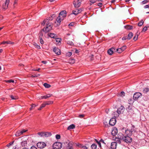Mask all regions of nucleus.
<instances>
[{
  "label": "nucleus",
  "instance_id": "7",
  "mask_svg": "<svg viewBox=\"0 0 149 149\" xmlns=\"http://www.w3.org/2000/svg\"><path fill=\"white\" fill-rule=\"evenodd\" d=\"M141 95V94L139 92L135 93L133 95V99L134 100H136Z\"/></svg>",
  "mask_w": 149,
  "mask_h": 149
},
{
  "label": "nucleus",
  "instance_id": "56",
  "mask_svg": "<svg viewBox=\"0 0 149 149\" xmlns=\"http://www.w3.org/2000/svg\"><path fill=\"white\" fill-rule=\"evenodd\" d=\"M34 45H35V46L38 49H40V46L38 45L37 44H35Z\"/></svg>",
  "mask_w": 149,
  "mask_h": 149
},
{
  "label": "nucleus",
  "instance_id": "58",
  "mask_svg": "<svg viewBox=\"0 0 149 149\" xmlns=\"http://www.w3.org/2000/svg\"><path fill=\"white\" fill-rule=\"evenodd\" d=\"M10 43H9L8 41H3L2 42L1 44H8Z\"/></svg>",
  "mask_w": 149,
  "mask_h": 149
},
{
  "label": "nucleus",
  "instance_id": "31",
  "mask_svg": "<svg viewBox=\"0 0 149 149\" xmlns=\"http://www.w3.org/2000/svg\"><path fill=\"white\" fill-rule=\"evenodd\" d=\"M44 86L46 88H49L51 87V85L49 84H48L46 83H45L44 84Z\"/></svg>",
  "mask_w": 149,
  "mask_h": 149
},
{
  "label": "nucleus",
  "instance_id": "49",
  "mask_svg": "<svg viewBox=\"0 0 149 149\" xmlns=\"http://www.w3.org/2000/svg\"><path fill=\"white\" fill-rule=\"evenodd\" d=\"M14 141L11 142H10V143H8L7 145V146L8 147H9L11 146L13 143Z\"/></svg>",
  "mask_w": 149,
  "mask_h": 149
},
{
  "label": "nucleus",
  "instance_id": "45",
  "mask_svg": "<svg viewBox=\"0 0 149 149\" xmlns=\"http://www.w3.org/2000/svg\"><path fill=\"white\" fill-rule=\"evenodd\" d=\"M132 109V107L130 106H129L127 107V110L128 111H130Z\"/></svg>",
  "mask_w": 149,
  "mask_h": 149
},
{
  "label": "nucleus",
  "instance_id": "60",
  "mask_svg": "<svg viewBox=\"0 0 149 149\" xmlns=\"http://www.w3.org/2000/svg\"><path fill=\"white\" fill-rule=\"evenodd\" d=\"M10 2V0H6L5 3L6 5H7L8 6L9 3Z\"/></svg>",
  "mask_w": 149,
  "mask_h": 149
},
{
  "label": "nucleus",
  "instance_id": "13",
  "mask_svg": "<svg viewBox=\"0 0 149 149\" xmlns=\"http://www.w3.org/2000/svg\"><path fill=\"white\" fill-rule=\"evenodd\" d=\"M53 51L57 55H59L61 54L60 50L58 48L55 47L53 48Z\"/></svg>",
  "mask_w": 149,
  "mask_h": 149
},
{
  "label": "nucleus",
  "instance_id": "34",
  "mask_svg": "<svg viewBox=\"0 0 149 149\" xmlns=\"http://www.w3.org/2000/svg\"><path fill=\"white\" fill-rule=\"evenodd\" d=\"M67 43L70 45H74L73 43L71 41H67L66 42Z\"/></svg>",
  "mask_w": 149,
  "mask_h": 149
},
{
  "label": "nucleus",
  "instance_id": "43",
  "mask_svg": "<svg viewBox=\"0 0 149 149\" xmlns=\"http://www.w3.org/2000/svg\"><path fill=\"white\" fill-rule=\"evenodd\" d=\"M118 138L116 139V141L117 143H121V140H122V139H121L120 138H119V137L118 136Z\"/></svg>",
  "mask_w": 149,
  "mask_h": 149
},
{
  "label": "nucleus",
  "instance_id": "33",
  "mask_svg": "<svg viewBox=\"0 0 149 149\" xmlns=\"http://www.w3.org/2000/svg\"><path fill=\"white\" fill-rule=\"evenodd\" d=\"M97 1V0L95 1V0H90V3L89 4L90 5H91L95 3Z\"/></svg>",
  "mask_w": 149,
  "mask_h": 149
},
{
  "label": "nucleus",
  "instance_id": "3",
  "mask_svg": "<svg viewBox=\"0 0 149 149\" xmlns=\"http://www.w3.org/2000/svg\"><path fill=\"white\" fill-rule=\"evenodd\" d=\"M52 24L49 23L47 24L45 27L42 29V30L45 33H47L52 30Z\"/></svg>",
  "mask_w": 149,
  "mask_h": 149
},
{
  "label": "nucleus",
  "instance_id": "11",
  "mask_svg": "<svg viewBox=\"0 0 149 149\" xmlns=\"http://www.w3.org/2000/svg\"><path fill=\"white\" fill-rule=\"evenodd\" d=\"M66 12L65 10H63L59 14V16L61 17L62 19H64V18L66 16Z\"/></svg>",
  "mask_w": 149,
  "mask_h": 149
},
{
  "label": "nucleus",
  "instance_id": "5",
  "mask_svg": "<svg viewBox=\"0 0 149 149\" xmlns=\"http://www.w3.org/2000/svg\"><path fill=\"white\" fill-rule=\"evenodd\" d=\"M81 0H74L73 4L75 8H78L81 4Z\"/></svg>",
  "mask_w": 149,
  "mask_h": 149
},
{
  "label": "nucleus",
  "instance_id": "36",
  "mask_svg": "<svg viewBox=\"0 0 149 149\" xmlns=\"http://www.w3.org/2000/svg\"><path fill=\"white\" fill-rule=\"evenodd\" d=\"M75 144L79 148H80L83 145L82 144H80L79 143H75Z\"/></svg>",
  "mask_w": 149,
  "mask_h": 149
},
{
  "label": "nucleus",
  "instance_id": "55",
  "mask_svg": "<svg viewBox=\"0 0 149 149\" xmlns=\"http://www.w3.org/2000/svg\"><path fill=\"white\" fill-rule=\"evenodd\" d=\"M77 13H78V14L80 13L82 11V10L80 9H77Z\"/></svg>",
  "mask_w": 149,
  "mask_h": 149
},
{
  "label": "nucleus",
  "instance_id": "22",
  "mask_svg": "<svg viewBox=\"0 0 149 149\" xmlns=\"http://www.w3.org/2000/svg\"><path fill=\"white\" fill-rule=\"evenodd\" d=\"M49 20L47 19H45L43 22L41 23V25L44 26L45 24H48V23Z\"/></svg>",
  "mask_w": 149,
  "mask_h": 149
},
{
  "label": "nucleus",
  "instance_id": "14",
  "mask_svg": "<svg viewBox=\"0 0 149 149\" xmlns=\"http://www.w3.org/2000/svg\"><path fill=\"white\" fill-rule=\"evenodd\" d=\"M118 133V130L116 128H114L112 130L111 132V134L113 136H115Z\"/></svg>",
  "mask_w": 149,
  "mask_h": 149
},
{
  "label": "nucleus",
  "instance_id": "50",
  "mask_svg": "<svg viewBox=\"0 0 149 149\" xmlns=\"http://www.w3.org/2000/svg\"><path fill=\"white\" fill-rule=\"evenodd\" d=\"M147 26H145L143 28L142 32H145L147 30Z\"/></svg>",
  "mask_w": 149,
  "mask_h": 149
},
{
  "label": "nucleus",
  "instance_id": "53",
  "mask_svg": "<svg viewBox=\"0 0 149 149\" xmlns=\"http://www.w3.org/2000/svg\"><path fill=\"white\" fill-rule=\"evenodd\" d=\"M148 2V1H147V0H144V1H142L141 2V3L142 4H145V3H147Z\"/></svg>",
  "mask_w": 149,
  "mask_h": 149
},
{
  "label": "nucleus",
  "instance_id": "1",
  "mask_svg": "<svg viewBox=\"0 0 149 149\" xmlns=\"http://www.w3.org/2000/svg\"><path fill=\"white\" fill-rule=\"evenodd\" d=\"M118 136L127 143H130L132 141V138L130 136L125 135L122 133H119L118 135Z\"/></svg>",
  "mask_w": 149,
  "mask_h": 149
},
{
  "label": "nucleus",
  "instance_id": "8",
  "mask_svg": "<svg viewBox=\"0 0 149 149\" xmlns=\"http://www.w3.org/2000/svg\"><path fill=\"white\" fill-rule=\"evenodd\" d=\"M126 46H123L121 48L117 49L116 50V51L119 53H121L126 49Z\"/></svg>",
  "mask_w": 149,
  "mask_h": 149
},
{
  "label": "nucleus",
  "instance_id": "61",
  "mask_svg": "<svg viewBox=\"0 0 149 149\" xmlns=\"http://www.w3.org/2000/svg\"><path fill=\"white\" fill-rule=\"evenodd\" d=\"M96 141L97 142V144H98V145H99V147H101V143H100V142L98 141L97 140H96Z\"/></svg>",
  "mask_w": 149,
  "mask_h": 149
},
{
  "label": "nucleus",
  "instance_id": "4",
  "mask_svg": "<svg viewBox=\"0 0 149 149\" xmlns=\"http://www.w3.org/2000/svg\"><path fill=\"white\" fill-rule=\"evenodd\" d=\"M62 146V144L60 142H55L53 145V148L54 149H61Z\"/></svg>",
  "mask_w": 149,
  "mask_h": 149
},
{
  "label": "nucleus",
  "instance_id": "23",
  "mask_svg": "<svg viewBox=\"0 0 149 149\" xmlns=\"http://www.w3.org/2000/svg\"><path fill=\"white\" fill-rule=\"evenodd\" d=\"M125 29L129 30L132 29L133 28V26L129 25H127L125 26Z\"/></svg>",
  "mask_w": 149,
  "mask_h": 149
},
{
  "label": "nucleus",
  "instance_id": "59",
  "mask_svg": "<svg viewBox=\"0 0 149 149\" xmlns=\"http://www.w3.org/2000/svg\"><path fill=\"white\" fill-rule=\"evenodd\" d=\"M85 115L84 114H80L78 116V117L80 118H83L84 116Z\"/></svg>",
  "mask_w": 149,
  "mask_h": 149
},
{
  "label": "nucleus",
  "instance_id": "6",
  "mask_svg": "<svg viewBox=\"0 0 149 149\" xmlns=\"http://www.w3.org/2000/svg\"><path fill=\"white\" fill-rule=\"evenodd\" d=\"M37 145L38 148L41 149L45 147L46 144L44 142H39L37 143Z\"/></svg>",
  "mask_w": 149,
  "mask_h": 149
},
{
  "label": "nucleus",
  "instance_id": "15",
  "mask_svg": "<svg viewBox=\"0 0 149 149\" xmlns=\"http://www.w3.org/2000/svg\"><path fill=\"white\" fill-rule=\"evenodd\" d=\"M117 143L116 142H113L111 143V148L112 149H116Z\"/></svg>",
  "mask_w": 149,
  "mask_h": 149
},
{
  "label": "nucleus",
  "instance_id": "19",
  "mask_svg": "<svg viewBox=\"0 0 149 149\" xmlns=\"http://www.w3.org/2000/svg\"><path fill=\"white\" fill-rule=\"evenodd\" d=\"M27 144V141H22L21 143V145L22 147H24L26 146Z\"/></svg>",
  "mask_w": 149,
  "mask_h": 149
},
{
  "label": "nucleus",
  "instance_id": "25",
  "mask_svg": "<svg viewBox=\"0 0 149 149\" xmlns=\"http://www.w3.org/2000/svg\"><path fill=\"white\" fill-rule=\"evenodd\" d=\"M51 134L49 132H44V136L48 137L50 136L51 135Z\"/></svg>",
  "mask_w": 149,
  "mask_h": 149
},
{
  "label": "nucleus",
  "instance_id": "29",
  "mask_svg": "<svg viewBox=\"0 0 149 149\" xmlns=\"http://www.w3.org/2000/svg\"><path fill=\"white\" fill-rule=\"evenodd\" d=\"M148 91H149V89L148 88H145L143 90V93H147Z\"/></svg>",
  "mask_w": 149,
  "mask_h": 149
},
{
  "label": "nucleus",
  "instance_id": "20",
  "mask_svg": "<svg viewBox=\"0 0 149 149\" xmlns=\"http://www.w3.org/2000/svg\"><path fill=\"white\" fill-rule=\"evenodd\" d=\"M75 125L73 124H71L69 125L68 127V130H70L74 129L75 128Z\"/></svg>",
  "mask_w": 149,
  "mask_h": 149
},
{
  "label": "nucleus",
  "instance_id": "38",
  "mask_svg": "<svg viewBox=\"0 0 149 149\" xmlns=\"http://www.w3.org/2000/svg\"><path fill=\"white\" fill-rule=\"evenodd\" d=\"M128 102L129 104H131L134 102V101L132 98H130L128 100Z\"/></svg>",
  "mask_w": 149,
  "mask_h": 149
},
{
  "label": "nucleus",
  "instance_id": "2",
  "mask_svg": "<svg viewBox=\"0 0 149 149\" xmlns=\"http://www.w3.org/2000/svg\"><path fill=\"white\" fill-rule=\"evenodd\" d=\"M136 130L135 126L134 125H132L130 129L125 130V133L126 135L130 136L132 135L134 133L136 132Z\"/></svg>",
  "mask_w": 149,
  "mask_h": 149
},
{
  "label": "nucleus",
  "instance_id": "62",
  "mask_svg": "<svg viewBox=\"0 0 149 149\" xmlns=\"http://www.w3.org/2000/svg\"><path fill=\"white\" fill-rule=\"evenodd\" d=\"M138 37V35L135 36L133 38V40L135 41L137 39Z\"/></svg>",
  "mask_w": 149,
  "mask_h": 149
},
{
  "label": "nucleus",
  "instance_id": "64",
  "mask_svg": "<svg viewBox=\"0 0 149 149\" xmlns=\"http://www.w3.org/2000/svg\"><path fill=\"white\" fill-rule=\"evenodd\" d=\"M30 149H37V148L36 147L33 146L31 147Z\"/></svg>",
  "mask_w": 149,
  "mask_h": 149
},
{
  "label": "nucleus",
  "instance_id": "26",
  "mask_svg": "<svg viewBox=\"0 0 149 149\" xmlns=\"http://www.w3.org/2000/svg\"><path fill=\"white\" fill-rule=\"evenodd\" d=\"M143 19L141 20V21L138 22V26H141L143 24Z\"/></svg>",
  "mask_w": 149,
  "mask_h": 149
},
{
  "label": "nucleus",
  "instance_id": "16",
  "mask_svg": "<svg viewBox=\"0 0 149 149\" xmlns=\"http://www.w3.org/2000/svg\"><path fill=\"white\" fill-rule=\"evenodd\" d=\"M63 19H62V18L61 17L58 16L56 19V21L57 24V25H59L61 22V21Z\"/></svg>",
  "mask_w": 149,
  "mask_h": 149
},
{
  "label": "nucleus",
  "instance_id": "52",
  "mask_svg": "<svg viewBox=\"0 0 149 149\" xmlns=\"http://www.w3.org/2000/svg\"><path fill=\"white\" fill-rule=\"evenodd\" d=\"M56 138L57 139H59L61 138L60 135L59 134H57L56 135Z\"/></svg>",
  "mask_w": 149,
  "mask_h": 149
},
{
  "label": "nucleus",
  "instance_id": "40",
  "mask_svg": "<svg viewBox=\"0 0 149 149\" xmlns=\"http://www.w3.org/2000/svg\"><path fill=\"white\" fill-rule=\"evenodd\" d=\"M72 55V53L71 52H68L66 54V55L67 56L70 57Z\"/></svg>",
  "mask_w": 149,
  "mask_h": 149
},
{
  "label": "nucleus",
  "instance_id": "21",
  "mask_svg": "<svg viewBox=\"0 0 149 149\" xmlns=\"http://www.w3.org/2000/svg\"><path fill=\"white\" fill-rule=\"evenodd\" d=\"M48 36L49 37L53 38H55L56 37V35L54 33L48 34Z\"/></svg>",
  "mask_w": 149,
  "mask_h": 149
},
{
  "label": "nucleus",
  "instance_id": "51",
  "mask_svg": "<svg viewBox=\"0 0 149 149\" xmlns=\"http://www.w3.org/2000/svg\"><path fill=\"white\" fill-rule=\"evenodd\" d=\"M17 3V0H15L13 4L14 7H15Z\"/></svg>",
  "mask_w": 149,
  "mask_h": 149
},
{
  "label": "nucleus",
  "instance_id": "48",
  "mask_svg": "<svg viewBox=\"0 0 149 149\" xmlns=\"http://www.w3.org/2000/svg\"><path fill=\"white\" fill-rule=\"evenodd\" d=\"M80 148V149H88L87 147L83 145Z\"/></svg>",
  "mask_w": 149,
  "mask_h": 149
},
{
  "label": "nucleus",
  "instance_id": "41",
  "mask_svg": "<svg viewBox=\"0 0 149 149\" xmlns=\"http://www.w3.org/2000/svg\"><path fill=\"white\" fill-rule=\"evenodd\" d=\"M53 103V102L51 101H48L45 102L46 105H48L51 104Z\"/></svg>",
  "mask_w": 149,
  "mask_h": 149
},
{
  "label": "nucleus",
  "instance_id": "30",
  "mask_svg": "<svg viewBox=\"0 0 149 149\" xmlns=\"http://www.w3.org/2000/svg\"><path fill=\"white\" fill-rule=\"evenodd\" d=\"M38 134L40 136H44V132H39L38 133Z\"/></svg>",
  "mask_w": 149,
  "mask_h": 149
},
{
  "label": "nucleus",
  "instance_id": "42",
  "mask_svg": "<svg viewBox=\"0 0 149 149\" xmlns=\"http://www.w3.org/2000/svg\"><path fill=\"white\" fill-rule=\"evenodd\" d=\"M72 13L73 14L75 15H77L78 14V13H77V9H76L75 10H73Z\"/></svg>",
  "mask_w": 149,
  "mask_h": 149
},
{
  "label": "nucleus",
  "instance_id": "39",
  "mask_svg": "<svg viewBox=\"0 0 149 149\" xmlns=\"http://www.w3.org/2000/svg\"><path fill=\"white\" fill-rule=\"evenodd\" d=\"M8 5H6V4H4L3 5V8L4 10L7 9L8 7Z\"/></svg>",
  "mask_w": 149,
  "mask_h": 149
},
{
  "label": "nucleus",
  "instance_id": "44",
  "mask_svg": "<svg viewBox=\"0 0 149 149\" xmlns=\"http://www.w3.org/2000/svg\"><path fill=\"white\" fill-rule=\"evenodd\" d=\"M125 93L123 91L121 92L119 94V95L120 96H125Z\"/></svg>",
  "mask_w": 149,
  "mask_h": 149
},
{
  "label": "nucleus",
  "instance_id": "9",
  "mask_svg": "<svg viewBox=\"0 0 149 149\" xmlns=\"http://www.w3.org/2000/svg\"><path fill=\"white\" fill-rule=\"evenodd\" d=\"M116 122V119L115 118H112L109 120V124L111 126H113L115 124Z\"/></svg>",
  "mask_w": 149,
  "mask_h": 149
},
{
  "label": "nucleus",
  "instance_id": "35",
  "mask_svg": "<svg viewBox=\"0 0 149 149\" xmlns=\"http://www.w3.org/2000/svg\"><path fill=\"white\" fill-rule=\"evenodd\" d=\"M20 133L19 130L18 131L16 132L15 134V135L16 136H19L21 135Z\"/></svg>",
  "mask_w": 149,
  "mask_h": 149
},
{
  "label": "nucleus",
  "instance_id": "37",
  "mask_svg": "<svg viewBox=\"0 0 149 149\" xmlns=\"http://www.w3.org/2000/svg\"><path fill=\"white\" fill-rule=\"evenodd\" d=\"M39 41L40 44L42 45L44 43V41L42 38H39Z\"/></svg>",
  "mask_w": 149,
  "mask_h": 149
},
{
  "label": "nucleus",
  "instance_id": "54",
  "mask_svg": "<svg viewBox=\"0 0 149 149\" xmlns=\"http://www.w3.org/2000/svg\"><path fill=\"white\" fill-rule=\"evenodd\" d=\"M6 82H8V83H14V81L11 79H10L9 80H8L6 81Z\"/></svg>",
  "mask_w": 149,
  "mask_h": 149
},
{
  "label": "nucleus",
  "instance_id": "18",
  "mask_svg": "<svg viewBox=\"0 0 149 149\" xmlns=\"http://www.w3.org/2000/svg\"><path fill=\"white\" fill-rule=\"evenodd\" d=\"M52 95L50 94H47V95L42 96L41 97L42 99H47L50 97L52 96Z\"/></svg>",
  "mask_w": 149,
  "mask_h": 149
},
{
  "label": "nucleus",
  "instance_id": "12",
  "mask_svg": "<svg viewBox=\"0 0 149 149\" xmlns=\"http://www.w3.org/2000/svg\"><path fill=\"white\" fill-rule=\"evenodd\" d=\"M116 52L115 48L114 47H112L107 51V53L110 55H111L113 53V52Z\"/></svg>",
  "mask_w": 149,
  "mask_h": 149
},
{
  "label": "nucleus",
  "instance_id": "32",
  "mask_svg": "<svg viewBox=\"0 0 149 149\" xmlns=\"http://www.w3.org/2000/svg\"><path fill=\"white\" fill-rule=\"evenodd\" d=\"M104 126L106 127H108L109 126V125L108 123L106 121H104Z\"/></svg>",
  "mask_w": 149,
  "mask_h": 149
},
{
  "label": "nucleus",
  "instance_id": "57",
  "mask_svg": "<svg viewBox=\"0 0 149 149\" xmlns=\"http://www.w3.org/2000/svg\"><path fill=\"white\" fill-rule=\"evenodd\" d=\"M36 106V105H35V104H32L31 105V108L30 109V110H31L33 108H35Z\"/></svg>",
  "mask_w": 149,
  "mask_h": 149
},
{
  "label": "nucleus",
  "instance_id": "24",
  "mask_svg": "<svg viewBox=\"0 0 149 149\" xmlns=\"http://www.w3.org/2000/svg\"><path fill=\"white\" fill-rule=\"evenodd\" d=\"M42 29L40 31L39 33V38H42L43 35V32Z\"/></svg>",
  "mask_w": 149,
  "mask_h": 149
},
{
  "label": "nucleus",
  "instance_id": "10",
  "mask_svg": "<svg viewBox=\"0 0 149 149\" xmlns=\"http://www.w3.org/2000/svg\"><path fill=\"white\" fill-rule=\"evenodd\" d=\"M124 109L125 108L123 106H120L119 108H118L117 110V112L118 115L121 113H123Z\"/></svg>",
  "mask_w": 149,
  "mask_h": 149
},
{
  "label": "nucleus",
  "instance_id": "63",
  "mask_svg": "<svg viewBox=\"0 0 149 149\" xmlns=\"http://www.w3.org/2000/svg\"><path fill=\"white\" fill-rule=\"evenodd\" d=\"M13 149H18L19 147L17 145H16L13 147Z\"/></svg>",
  "mask_w": 149,
  "mask_h": 149
},
{
  "label": "nucleus",
  "instance_id": "17",
  "mask_svg": "<svg viewBox=\"0 0 149 149\" xmlns=\"http://www.w3.org/2000/svg\"><path fill=\"white\" fill-rule=\"evenodd\" d=\"M133 35V33L132 32H130L128 34L127 36V39L128 40H130L132 37Z\"/></svg>",
  "mask_w": 149,
  "mask_h": 149
},
{
  "label": "nucleus",
  "instance_id": "47",
  "mask_svg": "<svg viewBox=\"0 0 149 149\" xmlns=\"http://www.w3.org/2000/svg\"><path fill=\"white\" fill-rule=\"evenodd\" d=\"M10 97L12 100H16L17 99V97H14L13 95H10Z\"/></svg>",
  "mask_w": 149,
  "mask_h": 149
},
{
  "label": "nucleus",
  "instance_id": "46",
  "mask_svg": "<svg viewBox=\"0 0 149 149\" xmlns=\"http://www.w3.org/2000/svg\"><path fill=\"white\" fill-rule=\"evenodd\" d=\"M56 39V42H60L61 41V39L60 38H55Z\"/></svg>",
  "mask_w": 149,
  "mask_h": 149
},
{
  "label": "nucleus",
  "instance_id": "28",
  "mask_svg": "<svg viewBox=\"0 0 149 149\" xmlns=\"http://www.w3.org/2000/svg\"><path fill=\"white\" fill-rule=\"evenodd\" d=\"M92 149H96L97 148V145L95 143L93 144L91 146Z\"/></svg>",
  "mask_w": 149,
  "mask_h": 149
},
{
  "label": "nucleus",
  "instance_id": "27",
  "mask_svg": "<svg viewBox=\"0 0 149 149\" xmlns=\"http://www.w3.org/2000/svg\"><path fill=\"white\" fill-rule=\"evenodd\" d=\"M68 62L71 64H73L75 63V60L74 59H70L68 61Z\"/></svg>",
  "mask_w": 149,
  "mask_h": 149
}]
</instances>
